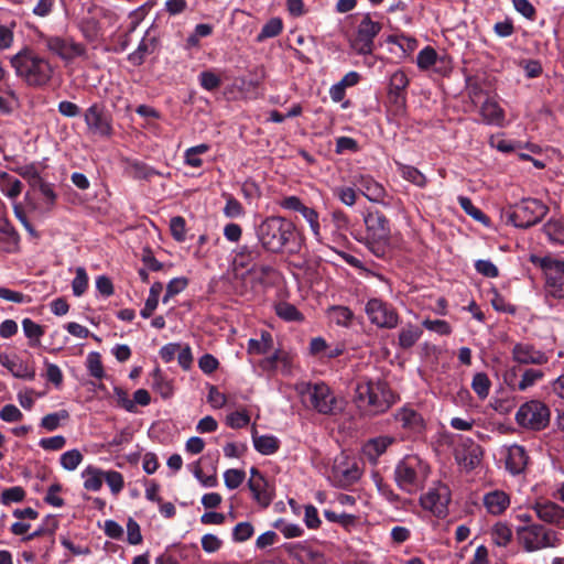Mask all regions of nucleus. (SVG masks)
I'll list each match as a JSON object with an SVG mask.
<instances>
[{
  "mask_svg": "<svg viewBox=\"0 0 564 564\" xmlns=\"http://www.w3.org/2000/svg\"><path fill=\"white\" fill-rule=\"evenodd\" d=\"M10 64L15 75L31 87L47 85L54 73V68L48 59L39 55L29 46H24L17 54L12 55Z\"/></svg>",
  "mask_w": 564,
  "mask_h": 564,
  "instance_id": "1",
  "label": "nucleus"
},
{
  "mask_svg": "<svg viewBox=\"0 0 564 564\" xmlns=\"http://www.w3.org/2000/svg\"><path fill=\"white\" fill-rule=\"evenodd\" d=\"M395 401V394L383 381L360 380L356 384L355 402L370 415L388 411Z\"/></svg>",
  "mask_w": 564,
  "mask_h": 564,
  "instance_id": "2",
  "label": "nucleus"
},
{
  "mask_svg": "<svg viewBox=\"0 0 564 564\" xmlns=\"http://www.w3.org/2000/svg\"><path fill=\"white\" fill-rule=\"evenodd\" d=\"M430 473L425 460L417 455H406L395 465L393 479L400 490L414 495L424 488Z\"/></svg>",
  "mask_w": 564,
  "mask_h": 564,
  "instance_id": "3",
  "label": "nucleus"
},
{
  "mask_svg": "<svg viewBox=\"0 0 564 564\" xmlns=\"http://www.w3.org/2000/svg\"><path fill=\"white\" fill-rule=\"evenodd\" d=\"M295 226L281 216H270L257 227L261 246L270 252H281L294 235Z\"/></svg>",
  "mask_w": 564,
  "mask_h": 564,
  "instance_id": "4",
  "label": "nucleus"
},
{
  "mask_svg": "<svg viewBox=\"0 0 564 564\" xmlns=\"http://www.w3.org/2000/svg\"><path fill=\"white\" fill-rule=\"evenodd\" d=\"M366 241L373 254L383 257L391 238L390 221L379 210L367 212L364 215Z\"/></svg>",
  "mask_w": 564,
  "mask_h": 564,
  "instance_id": "5",
  "label": "nucleus"
},
{
  "mask_svg": "<svg viewBox=\"0 0 564 564\" xmlns=\"http://www.w3.org/2000/svg\"><path fill=\"white\" fill-rule=\"evenodd\" d=\"M520 545L527 552H536L544 549L557 547L561 543L560 534L541 524H528L517 529Z\"/></svg>",
  "mask_w": 564,
  "mask_h": 564,
  "instance_id": "6",
  "label": "nucleus"
},
{
  "mask_svg": "<svg viewBox=\"0 0 564 564\" xmlns=\"http://www.w3.org/2000/svg\"><path fill=\"white\" fill-rule=\"evenodd\" d=\"M300 392L310 402L311 406L321 414L336 415L344 410V401L337 398L332 389L323 382L306 383Z\"/></svg>",
  "mask_w": 564,
  "mask_h": 564,
  "instance_id": "7",
  "label": "nucleus"
},
{
  "mask_svg": "<svg viewBox=\"0 0 564 564\" xmlns=\"http://www.w3.org/2000/svg\"><path fill=\"white\" fill-rule=\"evenodd\" d=\"M547 213V207L534 198H525L506 212L507 221L514 227L528 228L538 224Z\"/></svg>",
  "mask_w": 564,
  "mask_h": 564,
  "instance_id": "8",
  "label": "nucleus"
},
{
  "mask_svg": "<svg viewBox=\"0 0 564 564\" xmlns=\"http://www.w3.org/2000/svg\"><path fill=\"white\" fill-rule=\"evenodd\" d=\"M530 260L543 270L546 292L556 299H563L564 261L551 257L540 258L536 256H532Z\"/></svg>",
  "mask_w": 564,
  "mask_h": 564,
  "instance_id": "9",
  "label": "nucleus"
},
{
  "mask_svg": "<svg viewBox=\"0 0 564 564\" xmlns=\"http://www.w3.org/2000/svg\"><path fill=\"white\" fill-rule=\"evenodd\" d=\"M550 417L549 406L539 400L523 403L516 413L518 425L532 431L544 430L550 423Z\"/></svg>",
  "mask_w": 564,
  "mask_h": 564,
  "instance_id": "10",
  "label": "nucleus"
},
{
  "mask_svg": "<svg viewBox=\"0 0 564 564\" xmlns=\"http://www.w3.org/2000/svg\"><path fill=\"white\" fill-rule=\"evenodd\" d=\"M365 312L371 324L386 329L399 325V315L395 308L381 299H370L366 303Z\"/></svg>",
  "mask_w": 564,
  "mask_h": 564,
  "instance_id": "11",
  "label": "nucleus"
},
{
  "mask_svg": "<svg viewBox=\"0 0 564 564\" xmlns=\"http://www.w3.org/2000/svg\"><path fill=\"white\" fill-rule=\"evenodd\" d=\"M381 31V24L373 21L369 14H366L356 31L355 36L350 40L351 48L360 54H371L373 51L375 37Z\"/></svg>",
  "mask_w": 564,
  "mask_h": 564,
  "instance_id": "12",
  "label": "nucleus"
},
{
  "mask_svg": "<svg viewBox=\"0 0 564 564\" xmlns=\"http://www.w3.org/2000/svg\"><path fill=\"white\" fill-rule=\"evenodd\" d=\"M87 131L91 135L109 138L112 134L111 118L99 104H93L84 112Z\"/></svg>",
  "mask_w": 564,
  "mask_h": 564,
  "instance_id": "13",
  "label": "nucleus"
},
{
  "mask_svg": "<svg viewBox=\"0 0 564 564\" xmlns=\"http://www.w3.org/2000/svg\"><path fill=\"white\" fill-rule=\"evenodd\" d=\"M451 491L446 485L437 484L420 497L423 509L430 511L437 518H445L448 512Z\"/></svg>",
  "mask_w": 564,
  "mask_h": 564,
  "instance_id": "14",
  "label": "nucleus"
},
{
  "mask_svg": "<svg viewBox=\"0 0 564 564\" xmlns=\"http://www.w3.org/2000/svg\"><path fill=\"white\" fill-rule=\"evenodd\" d=\"M44 46L63 61L69 62L86 53L85 46L70 37L43 36Z\"/></svg>",
  "mask_w": 564,
  "mask_h": 564,
  "instance_id": "15",
  "label": "nucleus"
},
{
  "mask_svg": "<svg viewBox=\"0 0 564 564\" xmlns=\"http://www.w3.org/2000/svg\"><path fill=\"white\" fill-rule=\"evenodd\" d=\"M361 476V469L355 459L340 454L334 460L333 478L338 487H349L356 484Z\"/></svg>",
  "mask_w": 564,
  "mask_h": 564,
  "instance_id": "16",
  "label": "nucleus"
},
{
  "mask_svg": "<svg viewBox=\"0 0 564 564\" xmlns=\"http://www.w3.org/2000/svg\"><path fill=\"white\" fill-rule=\"evenodd\" d=\"M455 460L465 470L469 471L478 467L482 460L481 446L470 438H462L455 448Z\"/></svg>",
  "mask_w": 564,
  "mask_h": 564,
  "instance_id": "17",
  "label": "nucleus"
},
{
  "mask_svg": "<svg viewBox=\"0 0 564 564\" xmlns=\"http://www.w3.org/2000/svg\"><path fill=\"white\" fill-rule=\"evenodd\" d=\"M500 455L505 460L507 471L513 476L522 474L530 459L525 448L518 444L503 446Z\"/></svg>",
  "mask_w": 564,
  "mask_h": 564,
  "instance_id": "18",
  "label": "nucleus"
},
{
  "mask_svg": "<svg viewBox=\"0 0 564 564\" xmlns=\"http://www.w3.org/2000/svg\"><path fill=\"white\" fill-rule=\"evenodd\" d=\"M248 487L252 492L253 499L261 507H268L273 499V490L264 476L254 467L250 470Z\"/></svg>",
  "mask_w": 564,
  "mask_h": 564,
  "instance_id": "19",
  "label": "nucleus"
},
{
  "mask_svg": "<svg viewBox=\"0 0 564 564\" xmlns=\"http://www.w3.org/2000/svg\"><path fill=\"white\" fill-rule=\"evenodd\" d=\"M511 355L513 361L520 365H544L549 360L545 352L536 349L533 345L528 343L516 344L512 348Z\"/></svg>",
  "mask_w": 564,
  "mask_h": 564,
  "instance_id": "20",
  "label": "nucleus"
},
{
  "mask_svg": "<svg viewBox=\"0 0 564 564\" xmlns=\"http://www.w3.org/2000/svg\"><path fill=\"white\" fill-rule=\"evenodd\" d=\"M533 510L541 521L564 529V508L560 505L553 501H538Z\"/></svg>",
  "mask_w": 564,
  "mask_h": 564,
  "instance_id": "21",
  "label": "nucleus"
},
{
  "mask_svg": "<svg viewBox=\"0 0 564 564\" xmlns=\"http://www.w3.org/2000/svg\"><path fill=\"white\" fill-rule=\"evenodd\" d=\"M354 185L358 186L361 194L373 203H382L386 197L384 187L370 175H356Z\"/></svg>",
  "mask_w": 564,
  "mask_h": 564,
  "instance_id": "22",
  "label": "nucleus"
},
{
  "mask_svg": "<svg viewBox=\"0 0 564 564\" xmlns=\"http://www.w3.org/2000/svg\"><path fill=\"white\" fill-rule=\"evenodd\" d=\"M394 443V437L381 435L368 440L362 446L365 457L372 464H377L378 458L386 453L387 448Z\"/></svg>",
  "mask_w": 564,
  "mask_h": 564,
  "instance_id": "23",
  "label": "nucleus"
},
{
  "mask_svg": "<svg viewBox=\"0 0 564 564\" xmlns=\"http://www.w3.org/2000/svg\"><path fill=\"white\" fill-rule=\"evenodd\" d=\"M0 365L7 368L13 377L19 379L33 380L35 378V370L20 358H11L7 354H0Z\"/></svg>",
  "mask_w": 564,
  "mask_h": 564,
  "instance_id": "24",
  "label": "nucleus"
},
{
  "mask_svg": "<svg viewBox=\"0 0 564 564\" xmlns=\"http://www.w3.org/2000/svg\"><path fill=\"white\" fill-rule=\"evenodd\" d=\"M484 506L492 516L503 513L510 506V497L502 490H492L484 496Z\"/></svg>",
  "mask_w": 564,
  "mask_h": 564,
  "instance_id": "25",
  "label": "nucleus"
},
{
  "mask_svg": "<svg viewBox=\"0 0 564 564\" xmlns=\"http://www.w3.org/2000/svg\"><path fill=\"white\" fill-rule=\"evenodd\" d=\"M395 421L405 430L420 432L423 429V419L415 410L404 406L394 414Z\"/></svg>",
  "mask_w": 564,
  "mask_h": 564,
  "instance_id": "26",
  "label": "nucleus"
},
{
  "mask_svg": "<svg viewBox=\"0 0 564 564\" xmlns=\"http://www.w3.org/2000/svg\"><path fill=\"white\" fill-rule=\"evenodd\" d=\"M252 442L254 448L262 455H272L280 447V441L273 435H258L257 430H252Z\"/></svg>",
  "mask_w": 564,
  "mask_h": 564,
  "instance_id": "27",
  "label": "nucleus"
},
{
  "mask_svg": "<svg viewBox=\"0 0 564 564\" xmlns=\"http://www.w3.org/2000/svg\"><path fill=\"white\" fill-rule=\"evenodd\" d=\"M409 85V78L403 70L394 72L390 77L389 95L394 98V102H404L403 93Z\"/></svg>",
  "mask_w": 564,
  "mask_h": 564,
  "instance_id": "28",
  "label": "nucleus"
},
{
  "mask_svg": "<svg viewBox=\"0 0 564 564\" xmlns=\"http://www.w3.org/2000/svg\"><path fill=\"white\" fill-rule=\"evenodd\" d=\"M480 113L482 120L488 124L501 126L503 122V110L491 99H487L482 104Z\"/></svg>",
  "mask_w": 564,
  "mask_h": 564,
  "instance_id": "29",
  "label": "nucleus"
},
{
  "mask_svg": "<svg viewBox=\"0 0 564 564\" xmlns=\"http://www.w3.org/2000/svg\"><path fill=\"white\" fill-rule=\"evenodd\" d=\"M156 47V40L154 37H143L139 43L137 50L129 54L128 59L135 66L141 65L144 58L152 54Z\"/></svg>",
  "mask_w": 564,
  "mask_h": 564,
  "instance_id": "30",
  "label": "nucleus"
},
{
  "mask_svg": "<svg viewBox=\"0 0 564 564\" xmlns=\"http://www.w3.org/2000/svg\"><path fill=\"white\" fill-rule=\"evenodd\" d=\"M84 488L89 491H98L102 487L104 471L95 466H87L82 471Z\"/></svg>",
  "mask_w": 564,
  "mask_h": 564,
  "instance_id": "31",
  "label": "nucleus"
},
{
  "mask_svg": "<svg viewBox=\"0 0 564 564\" xmlns=\"http://www.w3.org/2000/svg\"><path fill=\"white\" fill-rule=\"evenodd\" d=\"M423 332L419 326L409 324L399 333L398 343L399 346L403 349H409L413 347L416 341L421 338Z\"/></svg>",
  "mask_w": 564,
  "mask_h": 564,
  "instance_id": "32",
  "label": "nucleus"
},
{
  "mask_svg": "<svg viewBox=\"0 0 564 564\" xmlns=\"http://www.w3.org/2000/svg\"><path fill=\"white\" fill-rule=\"evenodd\" d=\"M0 189L3 195L14 199L22 192V183L9 175L7 172H0Z\"/></svg>",
  "mask_w": 564,
  "mask_h": 564,
  "instance_id": "33",
  "label": "nucleus"
},
{
  "mask_svg": "<svg viewBox=\"0 0 564 564\" xmlns=\"http://www.w3.org/2000/svg\"><path fill=\"white\" fill-rule=\"evenodd\" d=\"M69 419V413L66 410H59L54 413H48L41 419L40 426L47 432L57 430L63 422Z\"/></svg>",
  "mask_w": 564,
  "mask_h": 564,
  "instance_id": "34",
  "label": "nucleus"
},
{
  "mask_svg": "<svg viewBox=\"0 0 564 564\" xmlns=\"http://www.w3.org/2000/svg\"><path fill=\"white\" fill-rule=\"evenodd\" d=\"M491 539L498 546H507L512 540V530L505 522L496 523L491 529Z\"/></svg>",
  "mask_w": 564,
  "mask_h": 564,
  "instance_id": "35",
  "label": "nucleus"
},
{
  "mask_svg": "<svg viewBox=\"0 0 564 564\" xmlns=\"http://www.w3.org/2000/svg\"><path fill=\"white\" fill-rule=\"evenodd\" d=\"M276 315L286 322H301L304 319L303 314L290 303H279L275 306Z\"/></svg>",
  "mask_w": 564,
  "mask_h": 564,
  "instance_id": "36",
  "label": "nucleus"
},
{
  "mask_svg": "<svg viewBox=\"0 0 564 564\" xmlns=\"http://www.w3.org/2000/svg\"><path fill=\"white\" fill-rule=\"evenodd\" d=\"M399 171L404 180L413 183L414 185L419 187H424L426 185L425 175L421 173L416 167L401 164L399 166Z\"/></svg>",
  "mask_w": 564,
  "mask_h": 564,
  "instance_id": "37",
  "label": "nucleus"
},
{
  "mask_svg": "<svg viewBox=\"0 0 564 564\" xmlns=\"http://www.w3.org/2000/svg\"><path fill=\"white\" fill-rule=\"evenodd\" d=\"M330 319L344 327H348L351 324L354 313L346 306H333L329 310Z\"/></svg>",
  "mask_w": 564,
  "mask_h": 564,
  "instance_id": "38",
  "label": "nucleus"
},
{
  "mask_svg": "<svg viewBox=\"0 0 564 564\" xmlns=\"http://www.w3.org/2000/svg\"><path fill=\"white\" fill-rule=\"evenodd\" d=\"M491 382L485 372H478L474 376L471 388L479 399L484 400L488 397Z\"/></svg>",
  "mask_w": 564,
  "mask_h": 564,
  "instance_id": "39",
  "label": "nucleus"
},
{
  "mask_svg": "<svg viewBox=\"0 0 564 564\" xmlns=\"http://www.w3.org/2000/svg\"><path fill=\"white\" fill-rule=\"evenodd\" d=\"M282 20L279 18H272L262 26L260 33L257 36V41L262 42L265 39L275 37L282 32Z\"/></svg>",
  "mask_w": 564,
  "mask_h": 564,
  "instance_id": "40",
  "label": "nucleus"
},
{
  "mask_svg": "<svg viewBox=\"0 0 564 564\" xmlns=\"http://www.w3.org/2000/svg\"><path fill=\"white\" fill-rule=\"evenodd\" d=\"M83 459V454L78 449L74 448L63 453L61 455L59 463L65 470L73 471L82 464Z\"/></svg>",
  "mask_w": 564,
  "mask_h": 564,
  "instance_id": "41",
  "label": "nucleus"
},
{
  "mask_svg": "<svg viewBox=\"0 0 564 564\" xmlns=\"http://www.w3.org/2000/svg\"><path fill=\"white\" fill-rule=\"evenodd\" d=\"M543 377L544 372L540 369L529 368L524 370L518 383V390L525 391L530 387L534 386L538 381L542 380Z\"/></svg>",
  "mask_w": 564,
  "mask_h": 564,
  "instance_id": "42",
  "label": "nucleus"
},
{
  "mask_svg": "<svg viewBox=\"0 0 564 564\" xmlns=\"http://www.w3.org/2000/svg\"><path fill=\"white\" fill-rule=\"evenodd\" d=\"M80 31L87 40L95 41L101 35V25L95 18H87L82 20Z\"/></svg>",
  "mask_w": 564,
  "mask_h": 564,
  "instance_id": "43",
  "label": "nucleus"
},
{
  "mask_svg": "<svg viewBox=\"0 0 564 564\" xmlns=\"http://www.w3.org/2000/svg\"><path fill=\"white\" fill-rule=\"evenodd\" d=\"M272 346V338L269 333H262L261 339L251 338L248 343L249 354H267Z\"/></svg>",
  "mask_w": 564,
  "mask_h": 564,
  "instance_id": "44",
  "label": "nucleus"
},
{
  "mask_svg": "<svg viewBox=\"0 0 564 564\" xmlns=\"http://www.w3.org/2000/svg\"><path fill=\"white\" fill-rule=\"evenodd\" d=\"M88 372L96 379H102L105 376L101 356L99 352H89L86 360Z\"/></svg>",
  "mask_w": 564,
  "mask_h": 564,
  "instance_id": "45",
  "label": "nucleus"
},
{
  "mask_svg": "<svg viewBox=\"0 0 564 564\" xmlns=\"http://www.w3.org/2000/svg\"><path fill=\"white\" fill-rule=\"evenodd\" d=\"M457 200H458V204L462 207V209L468 216H470L471 218H474L477 221L486 223V219H487L486 215L473 204L470 198H468L466 196H458Z\"/></svg>",
  "mask_w": 564,
  "mask_h": 564,
  "instance_id": "46",
  "label": "nucleus"
},
{
  "mask_svg": "<svg viewBox=\"0 0 564 564\" xmlns=\"http://www.w3.org/2000/svg\"><path fill=\"white\" fill-rule=\"evenodd\" d=\"M130 175L135 180H150L159 173L149 165L141 162H132L129 167Z\"/></svg>",
  "mask_w": 564,
  "mask_h": 564,
  "instance_id": "47",
  "label": "nucleus"
},
{
  "mask_svg": "<svg viewBox=\"0 0 564 564\" xmlns=\"http://www.w3.org/2000/svg\"><path fill=\"white\" fill-rule=\"evenodd\" d=\"M88 288V275L85 268L78 267L76 275L72 281V290L75 296H82Z\"/></svg>",
  "mask_w": 564,
  "mask_h": 564,
  "instance_id": "48",
  "label": "nucleus"
},
{
  "mask_svg": "<svg viewBox=\"0 0 564 564\" xmlns=\"http://www.w3.org/2000/svg\"><path fill=\"white\" fill-rule=\"evenodd\" d=\"M188 284V280L184 276L172 279L166 285V292L162 302L166 304L171 297L183 292Z\"/></svg>",
  "mask_w": 564,
  "mask_h": 564,
  "instance_id": "49",
  "label": "nucleus"
},
{
  "mask_svg": "<svg viewBox=\"0 0 564 564\" xmlns=\"http://www.w3.org/2000/svg\"><path fill=\"white\" fill-rule=\"evenodd\" d=\"M376 487L380 496L390 503L398 506L401 502V497L379 476H376Z\"/></svg>",
  "mask_w": 564,
  "mask_h": 564,
  "instance_id": "50",
  "label": "nucleus"
},
{
  "mask_svg": "<svg viewBox=\"0 0 564 564\" xmlns=\"http://www.w3.org/2000/svg\"><path fill=\"white\" fill-rule=\"evenodd\" d=\"M274 528L278 529L286 539L299 538L304 532L301 525L296 523H289L282 519L274 522Z\"/></svg>",
  "mask_w": 564,
  "mask_h": 564,
  "instance_id": "51",
  "label": "nucleus"
},
{
  "mask_svg": "<svg viewBox=\"0 0 564 564\" xmlns=\"http://www.w3.org/2000/svg\"><path fill=\"white\" fill-rule=\"evenodd\" d=\"M152 388L158 391L164 399L173 394L172 384L165 380L159 370L153 372Z\"/></svg>",
  "mask_w": 564,
  "mask_h": 564,
  "instance_id": "52",
  "label": "nucleus"
},
{
  "mask_svg": "<svg viewBox=\"0 0 564 564\" xmlns=\"http://www.w3.org/2000/svg\"><path fill=\"white\" fill-rule=\"evenodd\" d=\"M246 473L241 469H227L224 473V481L228 489H236L238 488L245 480Z\"/></svg>",
  "mask_w": 564,
  "mask_h": 564,
  "instance_id": "53",
  "label": "nucleus"
},
{
  "mask_svg": "<svg viewBox=\"0 0 564 564\" xmlns=\"http://www.w3.org/2000/svg\"><path fill=\"white\" fill-rule=\"evenodd\" d=\"M301 215L308 223L314 237L317 240H319L321 239V225H319V220H318V213L315 209L306 206L301 212Z\"/></svg>",
  "mask_w": 564,
  "mask_h": 564,
  "instance_id": "54",
  "label": "nucleus"
},
{
  "mask_svg": "<svg viewBox=\"0 0 564 564\" xmlns=\"http://www.w3.org/2000/svg\"><path fill=\"white\" fill-rule=\"evenodd\" d=\"M198 80L200 86L208 91L215 90L221 85L220 77L212 70L202 72L198 76Z\"/></svg>",
  "mask_w": 564,
  "mask_h": 564,
  "instance_id": "55",
  "label": "nucleus"
},
{
  "mask_svg": "<svg viewBox=\"0 0 564 564\" xmlns=\"http://www.w3.org/2000/svg\"><path fill=\"white\" fill-rule=\"evenodd\" d=\"M334 195L346 206H354L357 200V193L350 186H338L334 188Z\"/></svg>",
  "mask_w": 564,
  "mask_h": 564,
  "instance_id": "56",
  "label": "nucleus"
},
{
  "mask_svg": "<svg viewBox=\"0 0 564 564\" xmlns=\"http://www.w3.org/2000/svg\"><path fill=\"white\" fill-rule=\"evenodd\" d=\"M223 213L227 218H239L245 215V209L238 199L229 195L227 196Z\"/></svg>",
  "mask_w": 564,
  "mask_h": 564,
  "instance_id": "57",
  "label": "nucleus"
},
{
  "mask_svg": "<svg viewBox=\"0 0 564 564\" xmlns=\"http://www.w3.org/2000/svg\"><path fill=\"white\" fill-rule=\"evenodd\" d=\"M437 54L434 48L427 46L419 52L416 56V64L421 69H427L435 64Z\"/></svg>",
  "mask_w": 564,
  "mask_h": 564,
  "instance_id": "58",
  "label": "nucleus"
},
{
  "mask_svg": "<svg viewBox=\"0 0 564 564\" xmlns=\"http://www.w3.org/2000/svg\"><path fill=\"white\" fill-rule=\"evenodd\" d=\"M185 219L182 216L172 217L170 220V229L173 238L183 242L186 239Z\"/></svg>",
  "mask_w": 564,
  "mask_h": 564,
  "instance_id": "59",
  "label": "nucleus"
},
{
  "mask_svg": "<svg viewBox=\"0 0 564 564\" xmlns=\"http://www.w3.org/2000/svg\"><path fill=\"white\" fill-rule=\"evenodd\" d=\"M24 497H25L24 489L20 486H15V487H11V488L3 490L1 494V497H0V501H1V503L8 506L13 502L22 501L24 499Z\"/></svg>",
  "mask_w": 564,
  "mask_h": 564,
  "instance_id": "60",
  "label": "nucleus"
},
{
  "mask_svg": "<svg viewBox=\"0 0 564 564\" xmlns=\"http://www.w3.org/2000/svg\"><path fill=\"white\" fill-rule=\"evenodd\" d=\"M22 328L28 338H30L31 340H35V343H31L32 345L39 344L40 338L44 333L39 324H36L30 318H24L22 321Z\"/></svg>",
  "mask_w": 564,
  "mask_h": 564,
  "instance_id": "61",
  "label": "nucleus"
},
{
  "mask_svg": "<svg viewBox=\"0 0 564 564\" xmlns=\"http://www.w3.org/2000/svg\"><path fill=\"white\" fill-rule=\"evenodd\" d=\"M324 516L329 522H336L341 524L344 528H349L356 523V516L348 513H337L332 510H325Z\"/></svg>",
  "mask_w": 564,
  "mask_h": 564,
  "instance_id": "62",
  "label": "nucleus"
},
{
  "mask_svg": "<svg viewBox=\"0 0 564 564\" xmlns=\"http://www.w3.org/2000/svg\"><path fill=\"white\" fill-rule=\"evenodd\" d=\"M104 480L109 486L112 494H119L124 485L123 477L119 471L109 470L104 473Z\"/></svg>",
  "mask_w": 564,
  "mask_h": 564,
  "instance_id": "63",
  "label": "nucleus"
},
{
  "mask_svg": "<svg viewBox=\"0 0 564 564\" xmlns=\"http://www.w3.org/2000/svg\"><path fill=\"white\" fill-rule=\"evenodd\" d=\"M250 416L246 411H237L227 415L226 423L231 429H241L249 424Z\"/></svg>",
  "mask_w": 564,
  "mask_h": 564,
  "instance_id": "64",
  "label": "nucleus"
}]
</instances>
